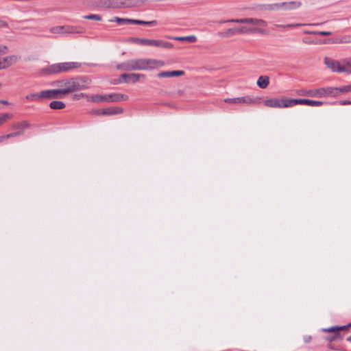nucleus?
Here are the masks:
<instances>
[{"instance_id":"7","label":"nucleus","mask_w":351,"mask_h":351,"mask_svg":"<svg viewBox=\"0 0 351 351\" xmlns=\"http://www.w3.org/2000/svg\"><path fill=\"white\" fill-rule=\"evenodd\" d=\"M146 75L143 73H123L118 80V83H136L141 78H145Z\"/></svg>"},{"instance_id":"15","label":"nucleus","mask_w":351,"mask_h":351,"mask_svg":"<svg viewBox=\"0 0 351 351\" xmlns=\"http://www.w3.org/2000/svg\"><path fill=\"white\" fill-rule=\"evenodd\" d=\"M339 62L328 57L324 58L325 64L334 72L339 73Z\"/></svg>"},{"instance_id":"35","label":"nucleus","mask_w":351,"mask_h":351,"mask_svg":"<svg viewBox=\"0 0 351 351\" xmlns=\"http://www.w3.org/2000/svg\"><path fill=\"white\" fill-rule=\"evenodd\" d=\"M64 29V26H56L51 27L49 29V32L52 34H61L63 33V29Z\"/></svg>"},{"instance_id":"23","label":"nucleus","mask_w":351,"mask_h":351,"mask_svg":"<svg viewBox=\"0 0 351 351\" xmlns=\"http://www.w3.org/2000/svg\"><path fill=\"white\" fill-rule=\"evenodd\" d=\"M109 21L110 22H116L119 25H123V24H134V19H123V18H120L118 16H114L112 19H110Z\"/></svg>"},{"instance_id":"31","label":"nucleus","mask_w":351,"mask_h":351,"mask_svg":"<svg viewBox=\"0 0 351 351\" xmlns=\"http://www.w3.org/2000/svg\"><path fill=\"white\" fill-rule=\"evenodd\" d=\"M304 34H315V35H319V36H330L332 34V32H328V31L314 32V31L305 30V31H304Z\"/></svg>"},{"instance_id":"42","label":"nucleus","mask_w":351,"mask_h":351,"mask_svg":"<svg viewBox=\"0 0 351 351\" xmlns=\"http://www.w3.org/2000/svg\"><path fill=\"white\" fill-rule=\"evenodd\" d=\"M8 53V47L5 45H0V54H5Z\"/></svg>"},{"instance_id":"10","label":"nucleus","mask_w":351,"mask_h":351,"mask_svg":"<svg viewBox=\"0 0 351 351\" xmlns=\"http://www.w3.org/2000/svg\"><path fill=\"white\" fill-rule=\"evenodd\" d=\"M45 99H62L63 98V95H64L61 90L59 89H51V90H44Z\"/></svg>"},{"instance_id":"36","label":"nucleus","mask_w":351,"mask_h":351,"mask_svg":"<svg viewBox=\"0 0 351 351\" xmlns=\"http://www.w3.org/2000/svg\"><path fill=\"white\" fill-rule=\"evenodd\" d=\"M83 18L85 19H88V20L101 21V16L99 14H95L85 15L83 16Z\"/></svg>"},{"instance_id":"49","label":"nucleus","mask_w":351,"mask_h":351,"mask_svg":"<svg viewBox=\"0 0 351 351\" xmlns=\"http://www.w3.org/2000/svg\"><path fill=\"white\" fill-rule=\"evenodd\" d=\"M8 26V24L7 23L3 21H0V27H5Z\"/></svg>"},{"instance_id":"43","label":"nucleus","mask_w":351,"mask_h":351,"mask_svg":"<svg viewBox=\"0 0 351 351\" xmlns=\"http://www.w3.org/2000/svg\"><path fill=\"white\" fill-rule=\"evenodd\" d=\"M128 98V95L123 94H119V101H125Z\"/></svg>"},{"instance_id":"8","label":"nucleus","mask_w":351,"mask_h":351,"mask_svg":"<svg viewBox=\"0 0 351 351\" xmlns=\"http://www.w3.org/2000/svg\"><path fill=\"white\" fill-rule=\"evenodd\" d=\"M291 107L295 105H307L310 106H321L323 102L320 101H314L308 99H291Z\"/></svg>"},{"instance_id":"6","label":"nucleus","mask_w":351,"mask_h":351,"mask_svg":"<svg viewBox=\"0 0 351 351\" xmlns=\"http://www.w3.org/2000/svg\"><path fill=\"white\" fill-rule=\"evenodd\" d=\"M291 99L271 98L264 101V105L270 108H289L291 107Z\"/></svg>"},{"instance_id":"27","label":"nucleus","mask_w":351,"mask_h":351,"mask_svg":"<svg viewBox=\"0 0 351 351\" xmlns=\"http://www.w3.org/2000/svg\"><path fill=\"white\" fill-rule=\"evenodd\" d=\"M173 39L178 41H187L189 43H195L197 40V37L195 36H177L173 37Z\"/></svg>"},{"instance_id":"3","label":"nucleus","mask_w":351,"mask_h":351,"mask_svg":"<svg viewBox=\"0 0 351 351\" xmlns=\"http://www.w3.org/2000/svg\"><path fill=\"white\" fill-rule=\"evenodd\" d=\"M90 84V80L86 77H71L56 80L52 83L53 86L63 87L60 88L64 95L87 89Z\"/></svg>"},{"instance_id":"22","label":"nucleus","mask_w":351,"mask_h":351,"mask_svg":"<svg viewBox=\"0 0 351 351\" xmlns=\"http://www.w3.org/2000/svg\"><path fill=\"white\" fill-rule=\"evenodd\" d=\"M257 86L261 88H266L269 84V77L267 75H261L258 78Z\"/></svg>"},{"instance_id":"4","label":"nucleus","mask_w":351,"mask_h":351,"mask_svg":"<svg viewBox=\"0 0 351 351\" xmlns=\"http://www.w3.org/2000/svg\"><path fill=\"white\" fill-rule=\"evenodd\" d=\"M80 66L81 63L76 62L56 63L43 69L42 73L45 75L59 74L69 72Z\"/></svg>"},{"instance_id":"1","label":"nucleus","mask_w":351,"mask_h":351,"mask_svg":"<svg viewBox=\"0 0 351 351\" xmlns=\"http://www.w3.org/2000/svg\"><path fill=\"white\" fill-rule=\"evenodd\" d=\"M165 63L161 60L151 58L130 59L117 65V69L121 71H145L152 70L163 66Z\"/></svg>"},{"instance_id":"50","label":"nucleus","mask_w":351,"mask_h":351,"mask_svg":"<svg viewBox=\"0 0 351 351\" xmlns=\"http://www.w3.org/2000/svg\"><path fill=\"white\" fill-rule=\"evenodd\" d=\"M351 41L350 37L345 38L341 43H350Z\"/></svg>"},{"instance_id":"30","label":"nucleus","mask_w":351,"mask_h":351,"mask_svg":"<svg viewBox=\"0 0 351 351\" xmlns=\"http://www.w3.org/2000/svg\"><path fill=\"white\" fill-rule=\"evenodd\" d=\"M347 329V326H332L330 328H324L322 330L324 332H333L335 333L339 332V330H343Z\"/></svg>"},{"instance_id":"11","label":"nucleus","mask_w":351,"mask_h":351,"mask_svg":"<svg viewBox=\"0 0 351 351\" xmlns=\"http://www.w3.org/2000/svg\"><path fill=\"white\" fill-rule=\"evenodd\" d=\"M184 75V71H164L157 74L158 78L174 77Z\"/></svg>"},{"instance_id":"37","label":"nucleus","mask_w":351,"mask_h":351,"mask_svg":"<svg viewBox=\"0 0 351 351\" xmlns=\"http://www.w3.org/2000/svg\"><path fill=\"white\" fill-rule=\"evenodd\" d=\"M108 101L118 102L119 101V93L108 95Z\"/></svg>"},{"instance_id":"26","label":"nucleus","mask_w":351,"mask_h":351,"mask_svg":"<svg viewBox=\"0 0 351 351\" xmlns=\"http://www.w3.org/2000/svg\"><path fill=\"white\" fill-rule=\"evenodd\" d=\"M65 104L61 101H52L49 104V108L53 110H61L64 108Z\"/></svg>"},{"instance_id":"18","label":"nucleus","mask_w":351,"mask_h":351,"mask_svg":"<svg viewBox=\"0 0 351 351\" xmlns=\"http://www.w3.org/2000/svg\"><path fill=\"white\" fill-rule=\"evenodd\" d=\"M31 126L30 123L27 121H22L20 122L14 123L12 125V129L16 131H22L23 134L26 129L29 128Z\"/></svg>"},{"instance_id":"14","label":"nucleus","mask_w":351,"mask_h":351,"mask_svg":"<svg viewBox=\"0 0 351 351\" xmlns=\"http://www.w3.org/2000/svg\"><path fill=\"white\" fill-rule=\"evenodd\" d=\"M152 39L141 38L138 37H130L127 39V42L133 44H137L140 45H152Z\"/></svg>"},{"instance_id":"5","label":"nucleus","mask_w":351,"mask_h":351,"mask_svg":"<svg viewBox=\"0 0 351 351\" xmlns=\"http://www.w3.org/2000/svg\"><path fill=\"white\" fill-rule=\"evenodd\" d=\"M330 87H324L317 89H298L296 90V94L301 96H308V97H330L331 93Z\"/></svg>"},{"instance_id":"34","label":"nucleus","mask_w":351,"mask_h":351,"mask_svg":"<svg viewBox=\"0 0 351 351\" xmlns=\"http://www.w3.org/2000/svg\"><path fill=\"white\" fill-rule=\"evenodd\" d=\"M265 9L269 10H280V3L267 4L265 5Z\"/></svg>"},{"instance_id":"52","label":"nucleus","mask_w":351,"mask_h":351,"mask_svg":"<svg viewBox=\"0 0 351 351\" xmlns=\"http://www.w3.org/2000/svg\"><path fill=\"white\" fill-rule=\"evenodd\" d=\"M1 102L2 104H8V101H4V100L1 101Z\"/></svg>"},{"instance_id":"17","label":"nucleus","mask_w":351,"mask_h":351,"mask_svg":"<svg viewBox=\"0 0 351 351\" xmlns=\"http://www.w3.org/2000/svg\"><path fill=\"white\" fill-rule=\"evenodd\" d=\"M123 112V110L121 108L110 107L102 109L98 112L99 114L101 115H114L119 114Z\"/></svg>"},{"instance_id":"28","label":"nucleus","mask_w":351,"mask_h":351,"mask_svg":"<svg viewBox=\"0 0 351 351\" xmlns=\"http://www.w3.org/2000/svg\"><path fill=\"white\" fill-rule=\"evenodd\" d=\"M23 135L22 131H16L10 134H8L6 135L1 136H0V143H1L5 139H8L12 137H16Z\"/></svg>"},{"instance_id":"9","label":"nucleus","mask_w":351,"mask_h":351,"mask_svg":"<svg viewBox=\"0 0 351 351\" xmlns=\"http://www.w3.org/2000/svg\"><path fill=\"white\" fill-rule=\"evenodd\" d=\"M228 104H252L256 102V99L250 96H244L235 98H227L224 99Z\"/></svg>"},{"instance_id":"12","label":"nucleus","mask_w":351,"mask_h":351,"mask_svg":"<svg viewBox=\"0 0 351 351\" xmlns=\"http://www.w3.org/2000/svg\"><path fill=\"white\" fill-rule=\"evenodd\" d=\"M18 60L16 56H9L0 59V69H4L10 66L13 63Z\"/></svg>"},{"instance_id":"20","label":"nucleus","mask_w":351,"mask_h":351,"mask_svg":"<svg viewBox=\"0 0 351 351\" xmlns=\"http://www.w3.org/2000/svg\"><path fill=\"white\" fill-rule=\"evenodd\" d=\"M151 46L165 48V49H171L173 47V45L169 42L162 40H155V39H152Z\"/></svg>"},{"instance_id":"33","label":"nucleus","mask_w":351,"mask_h":351,"mask_svg":"<svg viewBox=\"0 0 351 351\" xmlns=\"http://www.w3.org/2000/svg\"><path fill=\"white\" fill-rule=\"evenodd\" d=\"M93 101L94 102H104L108 101V95H96L93 97Z\"/></svg>"},{"instance_id":"45","label":"nucleus","mask_w":351,"mask_h":351,"mask_svg":"<svg viewBox=\"0 0 351 351\" xmlns=\"http://www.w3.org/2000/svg\"><path fill=\"white\" fill-rule=\"evenodd\" d=\"M84 96V93H81L80 95L75 94V95H73V99H79L80 97H82Z\"/></svg>"},{"instance_id":"40","label":"nucleus","mask_w":351,"mask_h":351,"mask_svg":"<svg viewBox=\"0 0 351 351\" xmlns=\"http://www.w3.org/2000/svg\"><path fill=\"white\" fill-rule=\"evenodd\" d=\"M280 9H283V10H291V7L289 4V2L280 3Z\"/></svg>"},{"instance_id":"48","label":"nucleus","mask_w":351,"mask_h":351,"mask_svg":"<svg viewBox=\"0 0 351 351\" xmlns=\"http://www.w3.org/2000/svg\"><path fill=\"white\" fill-rule=\"evenodd\" d=\"M303 43H306V44H315L316 43L315 42L311 41V40H307L306 38L303 39Z\"/></svg>"},{"instance_id":"32","label":"nucleus","mask_w":351,"mask_h":351,"mask_svg":"<svg viewBox=\"0 0 351 351\" xmlns=\"http://www.w3.org/2000/svg\"><path fill=\"white\" fill-rule=\"evenodd\" d=\"M302 25H304V24L297 23V24H287V25H280V24L274 25L275 27H276V28H284V29L294 28V27H300Z\"/></svg>"},{"instance_id":"24","label":"nucleus","mask_w":351,"mask_h":351,"mask_svg":"<svg viewBox=\"0 0 351 351\" xmlns=\"http://www.w3.org/2000/svg\"><path fill=\"white\" fill-rule=\"evenodd\" d=\"M235 34H239V28L238 27L229 28L225 32L219 33V35L221 36L226 37V38L232 36Z\"/></svg>"},{"instance_id":"44","label":"nucleus","mask_w":351,"mask_h":351,"mask_svg":"<svg viewBox=\"0 0 351 351\" xmlns=\"http://www.w3.org/2000/svg\"><path fill=\"white\" fill-rule=\"evenodd\" d=\"M311 341V336L306 335V336L304 337V341L306 343H309Z\"/></svg>"},{"instance_id":"51","label":"nucleus","mask_w":351,"mask_h":351,"mask_svg":"<svg viewBox=\"0 0 351 351\" xmlns=\"http://www.w3.org/2000/svg\"><path fill=\"white\" fill-rule=\"evenodd\" d=\"M346 341H349V342H351V336L348 337L346 338Z\"/></svg>"},{"instance_id":"53","label":"nucleus","mask_w":351,"mask_h":351,"mask_svg":"<svg viewBox=\"0 0 351 351\" xmlns=\"http://www.w3.org/2000/svg\"><path fill=\"white\" fill-rule=\"evenodd\" d=\"M346 326H347V328H349V327H351V322L349 323L348 325H346Z\"/></svg>"},{"instance_id":"46","label":"nucleus","mask_w":351,"mask_h":351,"mask_svg":"<svg viewBox=\"0 0 351 351\" xmlns=\"http://www.w3.org/2000/svg\"><path fill=\"white\" fill-rule=\"evenodd\" d=\"M341 105H351V101L344 100L341 101Z\"/></svg>"},{"instance_id":"47","label":"nucleus","mask_w":351,"mask_h":351,"mask_svg":"<svg viewBox=\"0 0 351 351\" xmlns=\"http://www.w3.org/2000/svg\"><path fill=\"white\" fill-rule=\"evenodd\" d=\"M327 347L330 350H339L337 348H335L334 345H332L330 343L328 344Z\"/></svg>"},{"instance_id":"41","label":"nucleus","mask_w":351,"mask_h":351,"mask_svg":"<svg viewBox=\"0 0 351 351\" xmlns=\"http://www.w3.org/2000/svg\"><path fill=\"white\" fill-rule=\"evenodd\" d=\"M340 335H339V332H337L335 333L334 335L332 336H330V337H326V340H328L330 343H331L332 341H335L337 337H339Z\"/></svg>"},{"instance_id":"16","label":"nucleus","mask_w":351,"mask_h":351,"mask_svg":"<svg viewBox=\"0 0 351 351\" xmlns=\"http://www.w3.org/2000/svg\"><path fill=\"white\" fill-rule=\"evenodd\" d=\"M25 99L29 101H40L45 99V91L30 93L26 95Z\"/></svg>"},{"instance_id":"38","label":"nucleus","mask_w":351,"mask_h":351,"mask_svg":"<svg viewBox=\"0 0 351 351\" xmlns=\"http://www.w3.org/2000/svg\"><path fill=\"white\" fill-rule=\"evenodd\" d=\"M12 115L8 113L0 114V125H2L8 119H10Z\"/></svg>"},{"instance_id":"19","label":"nucleus","mask_w":351,"mask_h":351,"mask_svg":"<svg viewBox=\"0 0 351 351\" xmlns=\"http://www.w3.org/2000/svg\"><path fill=\"white\" fill-rule=\"evenodd\" d=\"M339 64V73H351V60H343Z\"/></svg>"},{"instance_id":"13","label":"nucleus","mask_w":351,"mask_h":351,"mask_svg":"<svg viewBox=\"0 0 351 351\" xmlns=\"http://www.w3.org/2000/svg\"><path fill=\"white\" fill-rule=\"evenodd\" d=\"M330 89L332 90L330 94V97H337L340 94L347 93L348 92H351V84L343 86L341 87H330Z\"/></svg>"},{"instance_id":"29","label":"nucleus","mask_w":351,"mask_h":351,"mask_svg":"<svg viewBox=\"0 0 351 351\" xmlns=\"http://www.w3.org/2000/svg\"><path fill=\"white\" fill-rule=\"evenodd\" d=\"M134 25L155 26L157 25V21L155 20L150 21H145L134 19Z\"/></svg>"},{"instance_id":"39","label":"nucleus","mask_w":351,"mask_h":351,"mask_svg":"<svg viewBox=\"0 0 351 351\" xmlns=\"http://www.w3.org/2000/svg\"><path fill=\"white\" fill-rule=\"evenodd\" d=\"M289 4L291 7V9H296L301 6L302 3L300 1H290L289 2Z\"/></svg>"},{"instance_id":"2","label":"nucleus","mask_w":351,"mask_h":351,"mask_svg":"<svg viewBox=\"0 0 351 351\" xmlns=\"http://www.w3.org/2000/svg\"><path fill=\"white\" fill-rule=\"evenodd\" d=\"M221 23H240V24H251L256 25L257 27H246L242 26L239 28V34H259L265 35L267 34V31L263 27L267 26V22L265 20L256 18H242V19H227L220 22Z\"/></svg>"},{"instance_id":"21","label":"nucleus","mask_w":351,"mask_h":351,"mask_svg":"<svg viewBox=\"0 0 351 351\" xmlns=\"http://www.w3.org/2000/svg\"><path fill=\"white\" fill-rule=\"evenodd\" d=\"M99 5L105 8H119L118 3L114 0H99Z\"/></svg>"},{"instance_id":"25","label":"nucleus","mask_w":351,"mask_h":351,"mask_svg":"<svg viewBox=\"0 0 351 351\" xmlns=\"http://www.w3.org/2000/svg\"><path fill=\"white\" fill-rule=\"evenodd\" d=\"M64 29H65L64 32L68 34H82L84 32L82 27L72 26L64 27Z\"/></svg>"}]
</instances>
